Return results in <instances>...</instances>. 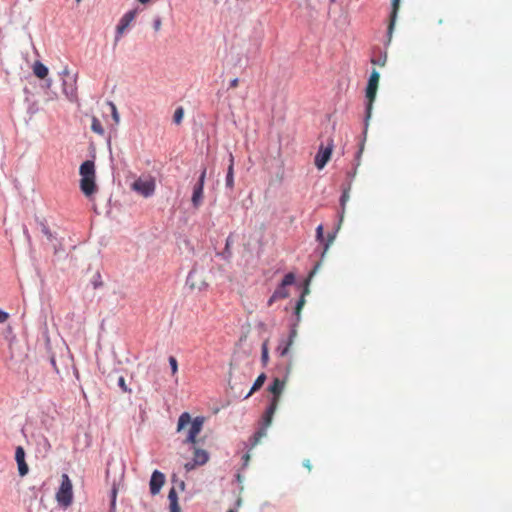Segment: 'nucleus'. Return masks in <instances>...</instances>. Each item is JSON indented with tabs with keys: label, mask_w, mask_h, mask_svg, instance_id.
<instances>
[{
	"label": "nucleus",
	"mask_w": 512,
	"mask_h": 512,
	"mask_svg": "<svg viewBox=\"0 0 512 512\" xmlns=\"http://www.w3.org/2000/svg\"><path fill=\"white\" fill-rule=\"evenodd\" d=\"M286 385V379H280L278 377L274 378L272 384L269 386V392L273 395L271 399V403L269 407L267 408L266 412L263 415L262 418V426L251 436L250 438V449L257 446L261 439L266 436L267 434V428L272 423V418L277 410L280 396L285 388Z\"/></svg>",
	"instance_id": "1"
},
{
	"label": "nucleus",
	"mask_w": 512,
	"mask_h": 512,
	"mask_svg": "<svg viewBox=\"0 0 512 512\" xmlns=\"http://www.w3.org/2000/svg\"><path fill=\"white\" fill-rule=\"evenodd\" d=\"M204 424L203 417H196L192 420L188 412H183L178 419L177 431L181 432L188 427L187 436L184 440L185 444L195 445L197 435L201 432Z\"/></svg>",
	"instance_id": "2"
},
{
	"label": "nucleus",
	"mask_w": 512,
	"mask_h": 512,
	"mask_svg": "<svg viewBox=\"0 0 512 512\" xmlns=\"http://www.w3.org/2000/svg\"><path fill=\"white\" fill-rule=\"evenodd\" d=\"M79 173L81 175L80 189L86 197L92 196L97 186L95 183V164L91 160L83 162L80 166Z\"/></svg>",
	"instance_id": "3"
},
{
	"label": "nucleus",
	"mask_w": 512,
	"mask_h": 512,
	"mask_svg": "<svg viewBox=\"0 0 512 512\" xmlns=\"http://www.w3.org/2000/svg\"><path fill=\"white\" fill-rule=\"evenodd\" d=\"M60 507L67 509L73 502V484L67 474H62L61 483L55 495Z\"/></svg>",
	"instance_id": "4"
},
{
	"label": "nucleus",
	"mask_w": 512,
	"mask_h": 512,
	"mask_svg": "<svg viewBox=\"0 0 512 512\" xmlns=\"http://www.w3.org/2000/svg\"><path fill=\"white\" fill-rule=\"evenodd\" d=\"M155 188V179L149 175L139 177L131 184V189L145 198L152 196Z\"/></svg>",
	"instance_id": "5"
},
{
	"label": "nucleus",
	"mask_w": 512,
	"mask_h": 512,
	"mask_svg": "<svg viewBox=\"0 0 512 512\" xmlns=\"http://www.w3.org/2000/svg\"><path fill=\"white\" fill-rule=\"evenodd\" d=\"M380 75L376 70L370 74V78L366 87V97L368 99L367 117H370L373 101L375 100Z\"/></svg>",
	"instance_id": "6"
},
{
	"label": "nucleus",
	"mask_w": 512,
	"mask_h": 512,
	"mask_svg": "<svg viewBox=\"0 0 512 512\" xmlns=\"http://www.w3.org/2000/svg\"><path fill=\"white\" fill-rule=\"evenodd\" d=\"M333 150V141L329 140L328 145L324 147L320 146L318 153L315 156V166L321 170L325 167L327 162L330 160L331 154Z\"/></svg>",
	"instance_id": "7"
},
{
	"label": "nucleus",
	"mask_w": 512,
	"mask_h": 512,
	"mask_svg": "<svg viewBox=\"0 0 512 512\" xmlns=\"http://www.w3.org/2000/svg\"><path fill=\"white\" fill-rule=\"evenodd\" d=\"M209 460V454L206 450L200 449V448H194V455H193V461L187 462L184 465V468L186 471L193 470L196 466L204 465Z\"/></svg>",
	"instance_id": "8"
},
{
	"label": "nucleus",
	"mask_w": 512,
	"mask_h": 512,
	"mask_svg": "<svg viewBox=\"0 0 512 512\" xmlns=\"http://www.w3.org/2000/svg\"><path fill=\"white\" fill-rule=\"evenodd\" d=\"M295 281V275L288 273L284 276L281 284L274 291V298L285 299L289 296L287 286H290Z\"/></svg>",
	"instance_id": "9"
},
{
	"label": "nucleus",
	"mask_w": 512,
	"mask_h": 512,
	"mask_svg": "<svg viewBox=\"0 0 512 512\" xmlns=\"http://www.w3.org/2000/svg\"><path fill=\"white\" fill-rule=\"evenodd\" d=\"M136 14H137L136 10H131V11H128L127 13H125L123 15V17L120 19V22L117 25V34L115 37V43H117L120 40L123 32L128 28L130 23L135 19Z\"/></svg>",
	"instance_id": "10"
},
{
	"label": "nucleus",
	"mask_w": 512,
	"mask_h": 512,
	"mask_svg": "<svg viewBox=\"0 0 512 512\" xmlns=\"http://www.w3.org/2000/svg\"><path fill=\"white\" fill-rule=\"evenodd\" d=\"M165 483V476L162 472L155 470L150 479V492L152 495H157Z\"/></svg>",
	"instance_id": "11"
},
{
	"label": "nucleus",
	"mask_w": 512,
	"mask_h": 512,
	"mask_svg": "<svg viewBox=\"0 0 512 512\" xmlns=\"http://www.w3.org/2000/svg\"><path fill=\"white\" fill-rule=\"evenodd\" d=\"M15 460L18 466V472L21 477H24L29 472V467L25 461V450L22 446H17L15 450Z\"/></svg>",
	"instance_id": "12"
},
{
	"label": "nucleus",
	"mask_w": 512,
	"mask_h": 512,
	"mask_svg": "<svg viewBox=\"0 0 512 512\" xmlns=\"http://www.w3.org/2000/svg\"><path fill=\"white\" fill-rule=\"evenodd\" d=\"M186 285L191 290H199V291H201L202 289H204L207 286V284L205 283L204 280L198 279V272L196 269H192L189 272L187 279H186Z\"/></svg>",
	"instance_id": "13"
},
{
	"label": "nucleus",
	"mask_w": 512,
	"mask_h": 512,
	"mask_svg": "<svg viewBox=\"0 0 512 512\" xmlns=\"http://www.w3.org/2000/svg\"><path fill=\"white\" fill-rule=\"evenodd\" d=\"M204 199V186L195 184L192 190L191 203L195 209H198L203 204Z\"/></svg>",
	"instance_id": "14"
},
{
	"label": "nucleus",
	"mask_w": 512,
	"mask_h": 512,
	"mask_svg": "<svg viewBox=\"0 0 512 512\" xmlns=\"http://www.w3.org/2000/svg\"><path fill=\"white\" fill-rule=\"evenodd\" d=\"M296 337V330H291L290 335L287 340H282L277 347V353L279 356L284 357L288 354L290 347L294 342V338Z\"/></svg>",
	"instance_id": "15"
},
{
	"label": "nucleus",
	"mask_w": 512,
	"mask_h": 512,
	"mask_svg": "<svg viewBox=\"0 0 512 512\" xmlns=\"http://www.w3.org/2000/svg\"><path fill=\"white\" fill-rule=\"evenodd\" d=\"M399 2H400V0H392V11H391V14H390V22H389V25H388V35H389V38H391L392 31H393V28H394V25H395V22H396L398 10H399Z\"/></svg>",
	"instance_id": "16"
},
{
	"label": "nucleus",
	"mask_w": 512,
	"mask_h": 512,
	"mask_svg": "<svg viewBox=\"0 0 512 512\" xmlns=\"http://www.w3.org/2000/svg\"><path fill=\"white\" fill-rule=\"evenodd\" d=\"M37 224L42 234L47 238L49 242H52L55 239V236L50 230L46 220L37 218Z\"/></svg>",
	"instance_id": "17"
},
{
	"label": "nucleus",
	"mask_w": 512,
	"mask_h": 512,
	"mask_svg": "<svg viewBox=\"0 0 512 512\" xmlns=\"http://www.w3.org/2000/svg\"><path fill=\"white\" fill-rule=\"evenodd\" d=\"M229 166L226 175V186L230 189L234 187V157L230 154Z\"/></svg>",
	"instance_id": "18"
},
{
	"label": "nucleus",
	"mask_w": 512,
	"mask_h": 512,
	"mask_svg": "<svg viewBox=\"0 0 512 512\" xmlns=\"http://www.w3.org/2000/svg\"><path fill=\"white\" fill-rule=\"evenodd\" d=\"M32 69H33L34 75L36 77H38L39 79H44L48 75V68L40 61H36L33 64Z\"/></svg>",
	"instance_id": "19"
},
{
	"label": "nucleus",
	"mask_w": 512,
	"mask_h": 512,
	"mask_svg": "<svg viewBox=\"0 0 512 512\" xmlns=\"http://www.w3.org/2000/svg\"><path fill=\"white\" fill-rule=\"evenodd\" d=\"M266 380V375L264 373H261L257 379L255 380L252 388L248 392V394L245 396V399L249 398L254 392L258 391L264 384Z\"/></svg>",
	"instance_id": "20"
},
{
	"label": "nucleus",
	"mask_w": 512,
	"mask_h": 512,
	"mask_svg": "<svg viewBox=\"0 0 512 512\" xmlns=\"http://www.w3.org/2000/svg\"><path fill=\"white\" fill-rule=\"evenodd\" d=\"M91 130L101 136L105 133L101 121L96 117H92Z\"/></svg>",
	"instance_id": "21"
},
{
	"label": "nucleus",
	"mask_w": 512,
	"mask_h": 512,
	"mask_svg": "<svg viewBox=\"0 0 512 512\" xmlns=\"http://www.w3.org/2000/svg\"><path fill=\"white\" fill-rule=\"evenodd\" d=\"M261 361L264 366H266L269 361V349L267 340L263 342L261 347Z\"/></svg>",
	"instance_id": "22"
},
{
	"label": "nucleus",
	"mask_w": 512,
	"mask_h": 512,
	"mask_svg": "<svg viewBox=\"0 0 512 512\" xmlns=\"http://www.w3.org/2000/svg\"><path fill=\"white\" fill-rule=\"evenodd\" d=\"M348 200H349V189H346V190L343 191V193L341 195V198H340V204H341V208H342V214H341L340 221H342V219H343V214H344V211H345V205H346Z\"/></svg>",
	"instance_id": "23"
},
{
	"label": "nucleus",
	"mask_w": 512,
	"mask_h": 512,
	"mask_svg": "<svg viewBox=\"0 0 512 512\" xmlns=\"http://www.w3.org/2000/svg\"><path fill=\"white\" fill-rule=\"evenodd\" d=\"M169 506H175L178 504V496L174 487H172L168 493Z\"/></svg>",
	"instance_id": "24"
},
{
	"label": "nucleus",
	"mask_w": 512,
	"mask_h": 512,
	"mask_svg": "<svg viewBox=\"0 0 512 512\" xmlns=\"http://www.w3.org/2000/svg\"><path fill=\"white\" fill-rule=\"evenodd\" d=\"M184 116V110L182 107H178L173 115V121L176 124H180Z\"/></svg>",
	"instance_id": "25"
},
{
	"label": "nucleus",
	"mask_w": 512,
	"mask_h": 512,
	"mask_svg": "<svg viewBox=\"0 0 512 512\" xmlns=\"http://www.w3.org/2000/svg\"><path fill=\"white\" fill-rule=\"evenodd\" d=\"M169 364H170V367H171V373L172 375H176V373L178 372V362H177V359L174 357V356H170L169 357Z\"/></svg>",
	"instance_id": "26"
},
{
	"label": "nucleus",
	"mask_w": 512,
	"mask_h": 512,
	"mask_svg": "<svg viewBox=\"0 0 512 512\" xmlns=\"http://www.w3.org/2000/svg\"><path fill=\"white\" fill-rule=\"evenodd\" d=\"M109 105H110V107H111L112 117H113L114 121H115L116 123H118V122H119V113H118V111H117V107H116V105H115L114 103H112V102H110V103H109Z\"/></svg>",
	"instance_id": "27"
},
{
	"label": "nucleus",
	"mask_w": 512,
	"mask_h": 512,
	"mask_svg": "<svg viewBox=\"0 0 512 512\" xmlns=\"http://www.w3.org/2000/svg\"><path fill=\"white\" fill-rule=\"evenodd\" d=\"M304 304H305V298H304V295H302L300 297V299L298 300L296 307H295V312L297 315L300 314V311H301L302 307L304 306Z\"/></svg>",
	"instance_id": "28"
},
{
	"label": "nucleus",
	"mask_w": 512,
	"mask_h": 512,
	"mask_svg": "<svg viewBox=\"0 0 512 512\" xmlns=\"http://www.w3.org/2000/svg\"><path fill=\"white\" fill-rule=\"evenodd\" d=\"M206 174H207V169H206V167H204V168L202 169V171H201V174H200V176H199L198 181H197L195 184H201V185H203V186H204V184H205V179H206Z\"/></svg>",
	"instance_id": "29"
},
{
	"label": "nucleus",
	"mask_w": 512,
	"mask_h": 512,
	"mask_svg": "<svg viewBox=\"0 0 512 512\" xmlns=\"http://www.w3.org/2000/svg\"><path fill=\"white\" fill-rule=\"evenodd\" d=\"M323 226L319 225L316 229V238L318 241L323 242L324 241V235H323Z\"/></svg>",
	"instance_id": "30"
},
{
	"label": "nucleus",
	"mask_w": 512,
	"mask_h": 512,
	"mask_svg": "<svg viewBox=\"0 0 512 512\" xmlns=\"http://www.w3.org/2000/svg\"><path fill=\"white\" fill-rule=\"evenodd\" d=\"M118 385L120 386V388L124 391V392H130V390L127 388V385H126V382H125V379L124 377H120L118 379Z\"/></svg>",
	"instance_id": "31"
},
{
	"label": "nucleus",
	"mask_w": 512,
	"mask_h": 512,
	"mask_svg": "<svg viewBox=\"0 0 512 512\" xmlns=\"http://www.w3.org/2000/svg\"><path fill=\"white\" fill-rule=\"evenodd\" d=\"M334 238H335V236L332 234H330L328 236L327 242L325 243V246H324V253L328 250L329 246L333 243Z\"/></svg>",
	"instance_id": "32"
},
{
	"label": "nucleus",
	"mask_w": 512,
	"mask_h": 512,
	"mask_svg": "<svg viewBox=\"0 0 512 512\" xmlns=\"http://www.w3.org/2000/svg\"><path fill=\"white\" fill-rule=\"evenodd\" d=\"M161 25H162L161 19L160 18H156L154 20V23H153L154 30L155 31H159L161 29Z\"/></svg>",
	"instance_id": "33"
},
{
	"label": "nucleus",
	"mask_w": 512,
	"mask_h": 512,
	"mask_svg": "<svg viewBox=\"0 0 512 512\" xmlns=\"http://www.w3.org/2000/svg\"><path fill=\"white\" fill-rule=\"evenodd\" d=\"M116 496H117V489L114 487L112 489V500H111V507L114 508L115 507V502H116Z\"/></svg>",
	"instance_id": "34"
},
{
	"label": "nucleus",
	"mask_w": 512,
	"mask_h": 512,
	"mask_svg": "<svg viewBox=\"0 0 512 512\" xmlns=\"http://www.w3.org/2000/svg\"><path fill=\"white\" fill-rule=\"evenodd\" d=\"M239 85V79L238 78H234L230 81L229 83V88L231 89H234V88H237Z\"/></svg>",
	"instance_id": "35"
},
{
	"label": "nucleus",
	"mask_w": 512,
	"mask_h": 512,
	"mask_svg": "<svg viewBox=\"0 0 512 512\" xmlns=\"http://www.w3.org/2000/svg\"><path fill=\"white\" fill-rule=\"evenodd\" d=\"M63 92H64L67 96L73 97V96H74L75 89H74L73 87H71L70 91H68V89L66 88V85L64 84Z\"/></svg>",
	"instance_id": "36"
},
{
	"label": "nucleus",
	"mask_w": 512,
	"mask_h": 512,
	"mask_svg": "<svg viewBox=\"0 0 512 512\" xmlns=\"http://www.w3.org/2000/svg\"><path fill=\"white\" fill-rule=\"evenodd\" d=\"M8 313L0 310V323H4L8 319Z\"/></svg>",
	"instance_id": "37"
},
{
	"label": "nucleus",
	"mask_w": 512,
	"mask_h": 512,
	"mask_svg": "<svg viewBox=\"0 0 512 512\" xmlns=\"http://www.w3.org/2000/svg\"><path fill=\"white\" fill-rule=\"evenodd\" d=\"M303 466H304L305 468H307V470H308L309 472L312 470L311 462H310V460H308V459H307V460H305V461L303 462Z\"/></svg>",
	"instance_id": "38"
},
{
	"label": "nucleus",
	"mask_w": 512,
	"mask_h": 512,
	"mask_svg": "<svg viewBox=\"0 0 512 512\" xmlns=\"http://www.w3.org/2000/svg\"><path fill=\"white\" fill-rule=\"evenodd\" d=\"M169 508H170V512H181L179 505L169 506Z\"/></svg>",
	"instance_id": "39"
},
{
	"label": "nucleus",
	"mask_w": 512,
	"mask_h": 512,
	"mask_svg": "<svg viewBox=\"0 0 512 512\" xmlns=\"http://www.w3.org/2000/svg\"><path fill=\"white\" fill-rule=\"evenodd\" d=\"M280 298H274V293L268 300V306H271L275 301L279 300Z\"/></svg>",
	"instance_id": "40"
},
{
	"label": "nucleus",
	"mask_w": 512,
	"mask_h": 512,
	"mask_svg": "<svg viewBox=\"0 0 512 512\" xmlns=\"http://www.w3.org/2000/svg\"><path fill=\"white\" fill-rule=\"evenodd\" d=\"M243 459H244V464L247 465L249 460H250V455L249 453H246L244 456H243Z\"/></svg>",
	"instance_id": "41"
},
{
	"label": "nucleus",
	"mask_w": 512,
	"mask_h": 512,
	"mask_svg": "<svg viewBox=\"0 0 512 512\" xmlns=\"http://www.w3.org/2000/svg\"><path fill=\"white\" fill-rule=\"evenodd\" d=\"M138 1H139L140 3H142V4H146V3H148L150 0H138Z\"/></svg>",
	"instance_id": "42"
},
{
	"label": "nucleus",
	"mask_w": 512,
	"mask_h": 512,
	"mask_svg": "<svg viewBox=\"0 0 512 512\" xmlns=\"http://www.w3.org/2000/svg\"><path fill=\"white\" fill-rule=\"evenodd\" d=\"M76 2H77V3H80V2H81V0H76Z\"/></svg>",
	"instance_id": "43"
},
{
	"label": "nucleus",
	"mask_w": 512,
	"mask_h": 512,
	"mask_svg": "<svg viewBox=\"0 0 512 512\" xmlns=\"http://www.w3.org/2000/svg\"><path fill=\"white\" fill-rule=\"evenodd\" d=\"M228 512H234L233 510H229Z\"/></svg>",
	"instance_id": "44"
}]
</instances>
